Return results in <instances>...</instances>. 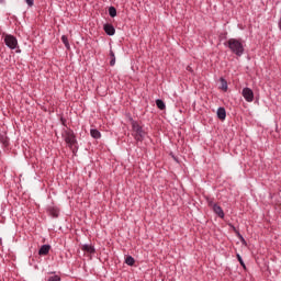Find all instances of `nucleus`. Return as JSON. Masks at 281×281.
Wrapping results in <instances>:
<instances>
[{
  "instance_id": "4",
  "label": "nucleus",
  "mask_w": 281,
  "mask_h": 281,
  "mask_svg": "<svg viewBox=\"0 0 281 281\" xmlns=\"http://www.w3.org/2000/svg\"><path fill=\"white\" fill-rule=\"evenodd\" d=\"M4 44L9 49H14L19 45V41L14 37V35H5Z\"/></svg>"
},
{
  "instance_id": "9",
  "label": "nucleus",
  "mask_w": 281,
  "mask_h": 281,
  "mask_svg": "<svg viewBox=\"0 0 281 281\" xmlns=\"http://www.w3.org/2000/svg\"><path fill=\"white\" fill-rule=\"evenodd\" d=\"M49 249H52L49 244L42 245L38 250V256H47V254H49Z\"/></svg>"
},
{
  "instance_id": "17",
  "label": "nucleus",
  "mask_w": 281,
  "mask_h": 281,
  "mask_svg": "<svg viewBox=\"0 0 281 281\" xmlns=\"http://www.w3.org/2000/svg\"><path fill=\"white\" fill-rule=\"evenodd\" d=\"M220 82L222 83V86H221L222 91H227V80H225V78L221 77Z\"/></svg>"
},
{
  "instance_id": "14",
  "label": "nucleus",
  "mask_w": 281,
  "mask_h": 281,
  "mask_svg": "<svg viewBox=\"0 0 281 281\" xmlns=\"http://www.w3.org/2000/svg\"><path fill=\"white\" fill-rule=\"evenodd\" d=\"M108 12L111 19H115V16H117V9H115V7H110Z\"/></svg>"
},
{
  "instance_id": "22",
  "label": "nucleus",
  "mask_w": 281,
  "mask_h": 281,
  "mask_svg": "<svg viewBox=\"0 0 281 281\" xmlns=\"http://www.w3.org/2000/svg\"><path fill=\"white\" fill-rule=\"evenodd\" d=\"M60 280H61V279H60V276L55 274V276H53V277H49L47 281H60Z\"/></svg>"
},
{
  "instance_id": "23",
  "label": "nucleus",
  "mask_w": 281,
  "mask_h": 281,
  "mask_svg": "<svg viewBox=\"0 0 281 281\" xmlns=\"http://www.w3.org/2000/svg\"><path fill=\"white\" fill-rule=\"evenodd\" d=\"M241 245H245V247H247V240L245 239V237L241 235L239 238Z\"/></svg>"
},
{
  "instance_id": "26",
  "label": "nucleus",
  "mask_w": 281,
  "mask_h": 281,
  "mask_svg": "<svg viewBox=\"0 0 281 281\" xmlns=\"http://www.w3.org/2000/svg\"><path fill=\"white\" fill-rule=\"evenodd\" d=\"M235 234H236L237 238H240V237L243 236V235L240 234V231H236Z\"/></svg>"
},
{
  "instance_id": "11",
  "label": "nucleus",
  "mask_w": 281,
  "mask_h": 281,
  "mask_svg": "<svg viewBox=\"0 0 281 281\" xmlns=\"http://www.w3.org/2000/svg\"><path fill=\"white\" fill-rule=\"evenodd\" d=\"M217 117H218V120H225V117H227V111L225 110V108H223V106H220L218 109H217Z\"/></svg>"
},
{
  "instance_id": "15",
  "label": "nucleus",
  "mask_w": 281,
  "mask_h": 281,
  "mask_svg": "<svg viewBox=\"0 0 281 281\" xmlns=\"http://www.w3.org/2000/svg\"><path fill=\"white\" fill-rule=\"evenodd\" d=\"M125 265H127L128 267H133L135 265V258H133V256H127L125 258Z\"/></svg>"
},
{
  "instance_id": "2",
  "label": "nucleus",
  "mask_w": 281,
  "mask_h": 281,
  "mask_svg": "<svg viewBox=\"0 0 281 281\" xmlns=\"http://www.w3.org/2000/svg\"><path fill=\"white\" fill-rule=\"evenodd\" d=\"M132 131L136 142H144V139H146V131H144V126H142L139 122L133 123Z\"/></svg>"
},
{
  "instance_id": "24",
  "label": "nucleus",
  "mask_w": 281,
  "mask_h": 281,
  "mask_svg": "<svg viewBox=\"0 0 281 281\" xmlns=\"http://www.w3.org/2000/svg\"><path fill=\"white\" fill-rule=\"evenodd\" d=\"M25 3L29 5V8H32L34 5V0H25Z\"/></svg>"
},
{
  "instance_id": "1",
  "label": "nucleus",
  "mask_w": 281,
  "mask_h": 281,
  "mask_svg": "<svg viewBox=\"0 0 281 281\" xmlns=\"http://www.w3.org/2000/svg\"><path fill=\"white\" fill-rule=\"evenodd\" d=\"M224 45L238 58L245 54V41L241 38H229Z\"/></svg>"
},
{
  "instance_id": "12",
  "label": "nucleus",
  "mask_w": 281,
  "mask_h": 281,
  "mask_svg": "<svg viewBox=\"0 0 281 281\" xmlns=\"http://www.w3.org/2000/svg\"><path fill=\"white\" fill-rule=\"evenodd\" d=\"M90 135L93 139H100V137H102V133L95 128L90 130Z\"/></svg>"
},
{
  "instance_id": "7",
  "label": "nucleus",
  "mask_w": 281,
  "mask_h": 281,
  "mask_svg": "<svg viewBox=\"0 0 281 281\" xmlns=\"http://www.w3.org/2000/svg\"><path fill=\"white\" fill-rule=\"evenodd\" d=\"M103 30L108 36H115V26H113V24H104Z\"/></svg>"
},
{
  "instance_id": "21",
  "label": "nucleus",
  "mask_w": 281,
  "mask_h": 281,
  "mask_svg": "<svg viewBox=\"0 0 281 281\" xmlns=\"http://www.w3.org/2000/svg\"><path fill=\"white\" fill-rule=\"evenodd\" d=\"M126 120H128V122L132 124V126H133V123H137V121L133 120V115H131V113L126 114Z\"/></svg>"
},
{
  "instance_id": "18",
  "label": "nucleus",
  "mask_w": 281,
  "mask_h": 281,
  "mask_svg": "<svg viewBox=\"0 0 281 281\" xmlns=\"http://www.w3.org/2000/svg\"><path fill=\"white\" fill-rule=\"evenodd\" d=\"M110 66L114 67L115 66V53L113 50H110Z\"/></svg>"
},
{
  "instance_id": "27",
  "label": "nucleus",
  "mask_w": 281,
  "mask_h": 281,
  "mask_svg": "<svg viewBox=\"0 0 281 281\" xmlns=\"http://www.w3.org/2000/svg\"><path fill=\"white\" fill-rule=\"evenodd\" d=\"M67 122V120H65V119H63L61 117V123H63V125L65 126V123Z\"/></svg>"
},
{
  "instance_id": "5",
  "label": "nucleus",
  "mask_w": 281,
  "mask_h": 281,
  "mask_svg": "<svg viewBox=\"0 0 281 281\" xmlns=\"http://www.w3.org/2000/svg\"><path fill=\"white\" fill-rule=\"evenodd\" d=\"M243 98L246 100V102H254V90L250 88H244L241 91Z\"/></svg>"
},
{
  "instance_id": "16",
  "label": "nucleus",
  "mask_w": 281,
  "mask_h": 281,
  "mask_svg": "<svg viewBox=\"0 0 281 281\" xmlns=\"http://www.w3.org/2000/svg\"><path fill=\"white\" fill-rule=\"evenodd\" d=\"M61 42L64 43L66 49H71V46L69 45V38L67 37V35L61 36Z\"/></svg>"
},
{
  "instance_id": "19",
  "label": "nucleus",
  "mask_w": 281,
  "mask_h": 281,
  "mask_svg": "<svg viewBox=\"0 0 281 281\" xmlns=\"http://www.w3.org/2000/svg\"><path fill=\"white\" fill-rule=\"evenodd\" d=\"M236 258H237L238 262L240 263V266L243 267V269L247 270V266L245 265V261L243 260V257L240 256V254H237Z\"/></svg>"
},
{
  "instance_id": "8",
  "label": "nucleus",
  "mask_w": 281,
  "mask_h": 281,
  "mask_svg": "<svg viewBox=\"0 0 281 281\" xmlns=\"http://www.w3.org/2000/svg\"><path fill=\"white\" fill-rule=\"evenodd\" d=\"M212 210L214 214H216L220 218H225V212L223 211V207H221V205L213 204Z\"/></svg>"
},
{
  "instance_id": "25",
  "label": "nucleus",
  "mask_w": 281,
  "mask_h": 281,
  "mask_svg": "<svg viewBox=\"0 0 281 281\" xmlns=\"http://www.w3.org/2000/svg\"><path fill=\"white\" fill-rule=\"evenodd\" d=\"M229 227L233 229V232H238V229L236 228V226H234L233 224H229Z\"/></svg>"
},
{
  "instance_id": "13",
  "label": "nucleus",
  "mask_w": 281,
  "mask_h": 281,
  "mask_svg": "<svg viewBox=\"0 0 281 281\" xmlns=\"http://www.w3.org/2000/svg\"><path fill=\"white\" fill-rule=\"evenodd\" d=\"M156 106H157V109H159L160 111H166V103H165L164 100H161V99H157V100H156Z\"/></svg>"
},
{
  "instance_id": "6",
  "label": "nucleus",
  "mask_w": 281,
  "mask_h": 281,
  "mask_svg": "<svg viewBox=\"0 0 281 281\" xmlns=\"http://www.w3.org/2000/svg\"><path fill=\"white\" fill-rule=\"evenodd\" d=\"M47 214L49 216H52L53 218H58V216L60 214V209H58L57 206H48Z\"/></svg>"
},
{
  "instance_id": "3",
  "label": "nucleus",
  "mask_w": 281,
  "mask_h": 281,
  "mask_svg": "<svg viewBox=\"0 0 281 281\" xmlns=\"http://www.w3.org/2000/svg\"><path fill=\"white\" fill-rule=\"evenodd\" d=\"M64 137H65V142H66V144H68L69 148H74V146H76V144H78V140L76 139V134L74 133L72 130H66L64 132Z\"/></svg>"
},
{
  "instance_id": "10",
  "label": "nucleus",
  "mask_w": 281,
  "mask_h": 281,
  "mask_svg": "<svg viewBox=\"0 0 281 281\" xmlns=\"http://www.w3.org/2000/svg\"><path fill=\"white\" fill-rule=\"evenodd\" d=\"M81 250L85 251L86 254H95V247L89 244L82 245Z\"/></svg>"
},
{
  "instance_id": "20",
  "label": "nucleus",
  "mask_w": 281,
  "mask_h": 281,
  "mask_svg": "<svg viewBox=\"0 0 281 281\" xmlns=\"http://www.w3.org/2000/svg\"><path fill=\"white\" fill-rule=\"evenodd\" d=\"M206 203L209 205V207L213 209L214 205H216V203H214V199L212 198H206Z\"/></svg>"
}]
</instances>
